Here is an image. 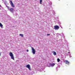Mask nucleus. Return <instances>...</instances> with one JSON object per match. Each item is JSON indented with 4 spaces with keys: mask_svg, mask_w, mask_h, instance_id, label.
<instances>
[{
    "mask_svg": "<svg viewBox=\"0 0 75 75\" xmlns=\"http://www.w3.org/2000/svg\"><path fill=\"white\" fill-rule=\"evenodd\" d=\"M9 55L11 58L13 60H14V56L13 55V54L11 52H10L9 53Z\"/></svg>",
    "mask_w": 75,
    "mask_h": 75,
    "instance_id": "nucleus-1",
    "label": "nucleus"
},
{
    "mask_svg": "<svg viewBox=\"0 0 75 75\" xmlns=\"http://www.w3.org/2000/svg\"><path fill=\"white\" fill-rule=\"evenodd\" d=\"M31 48L32 49V52L33 54H35V49L32 47H31Z\"/></svg>",
    "mask_w": 75,
    "mask_h": 75,
    "instance_id": "nucleus-2",
    "label": "nucleus"
},
{
    "mask_svg": "<svg viewBox=\"0 0 75 75\" xmlns=\"http://www.w3.org/2000/svg\"><path fill=\"white\" fill-rule=\"evenodd\" d=\"M26 67L29 69V70H31V67H30V65L29 64H27L26 66Z\"/></svg>",
    "mask_w": 75,
    "mask_h": 75,
    "instance_id": "nucleus-3",
    "label": "nucleus"
},
{
    "mask_svg": "<svg viewBox=\"0 0 75 75\" xmlns=\"http://www.w3.org/2000/svg\"><path fill=\"white\" fill-rule=\"evenodd\" d=\"M59 26L57 25H56L54 26V29L55 30H58V29H59Z\"/></svg>",
    "mask_w": 75,
    "mask_h": 75,
    "instance_id": "nucleus-4",
    "label": "nucleus"
},
{
    "mask_svg": "<svg viewBox=\"0 0 75 75\" xmlns=\"http://www.w3.org/2000/svg\"><path fill=\"white\" fill-rule=\"evenodd\" d=\"M10 4L12 6V7H14V4H13V3L12 2V1H10Z\"/></svg>",
    "mask_w": 75,
    "mask_h": 75,
    "instance_id": "nucleus-5",
    "label": "nucleus"
},
{
    "mask_svg": "<svg viewBox=\"0 0 75 75\" xmlns=\"http://www.w3.org/2000/svg\"><path fill=\"white\" fill-rule=\"evenodd\" d=\"M10 11H11V13H13V11H14V9L12 8H11L10 9Z\"/></svg>",
    "mask_w": 75,
    "mask_h": 75,
    "instance_id": "nucleus-6",
    "label": "nucleus"
},
{
    "mask_svg": "<svg viewBox=\"0 0 75 75\" xmlns=\"http://www.w3.org/2000/svg\"><path fill=\"white\" fill-rule=\"evenodd\" d=\"M65 62H66V64H69V62L68 60H65Z\"/></svg>",
    "mask_w": 75,
    "mask_h": 75,
    "instance_id": "nucleus-7",
    "label": "nucleus"
},
{
    "mask_svg": "<svg viewBox=\"0 0 75 75\" xmlns=\"http://www.w3.org/2000/svg\"><path fill=\"white\" fill-rule=\"evenodd\" d=\"M3 25L1 23H0V27L2 28H3Z\"/></svg>",
    "mask_w": 75,
    "mask_h": 75,
    "instance_id": "nucleus-8",
    "label": "nucleus"
},
{
    "mask_svg": "<svg viewBox=\"0 0 75 75\" xmlns=\"http://www.w3.org/2000/svg\"><path fill=\"white\" fill-rule=\"evenodd\" d=\"M53 54L54 55H57V54L56 53V52H53Z\"/></svg>",
    "mask_w": 75,
    "mask_h": 75,
    "instance_id": "nucleus-9",
    "label": "nucleus"
},
{
    "mask_svg": "<svg viewBox=\"0 0 75 75\" xmlns=\"http://www.w3.org/2000/svg\"><path fill=\"white\" fill-rule=\"evenodd\" d=\"M20 36H21V37H24V36H23V34H20Z\"/></svg>",
    "mask_w": 75,
    "mask_h": 75,
    "instance_id": "nucleus-10",
    "label": "nucleus"
},
{
    "mask_svg": "<svg viewBox=\"0 0 75 75\" xmlns=\"http://www.w3.org/2000/svg\"><path fill=\"white\" fill-rule=\"evenodd\" d=\"M57 62H59V61H60V59H59V58H58L57 59Z\"/></svg>",
    "mask_w": 75,
    "mask_h": 75,
    "instance_id": "nucleus-11",
    "label": "nucleus"
},
{
    "mask_svg": "<svg viewBox=\"0 0 75 75\" xmlns=\"http://www.w3.org/2000/svg\"><path fill=\"white\" fill-rule=\"evenodd\" d=\"M55 65V63H53L51 64V66L53 67V66H54Z\"/></svg>",
    "mask_w": 75,
    "mask_h": 75,
    "instance_id": "nucleus-12",
    "label": "nucleus"
},
{
    "mask_svg": "<svg viewBox=\"0 0 75 75\" xmlns=\"http://www.w3.org/2000/svg\"><path fill=\"white\" fill-rule=\"evenodd\" d=\"M42 0H40V4H42Z\"/></svg>",
    "mask_w": 75,
    "mask_h": 75,
    "instance_id": "nucleus-13",
    "label": "nucleus"
},
{
    "mask_svg": "<svg viewBox=\"0 0 75 75\" xmlns=\"http://www.w3.org/2000/svg\"><path fill=\"white\" fill-rule=\"evenodd\" d=\"M6 7H7V8H8V9H9L10 8H9V7L8 6H6Z\"/></svg>",
    "mask_w": 75,
    "mask_h": 75,
    "instance_id": "nucleus-14",
    "label": "nucleus"
},
{
    "mask_svg": "<svg viewBox=\"0 0 75 75\" xmlns=\"http://www.w3.org/2000/svg\"><path fill=\"white\" fill-rule=\"evenodd\" d=\"M47 36H48V35H50V34H47Z\"/></svg>",
    "mask_w": 75,
    "mask_h": 75,
    "instance_id": "nucleus-15",
    "label": "nucleus"
},
{
    "mask_svg": "<svg viewBox=\"0 0 75 75\" xmlns=\"http://www.w3.org/2000/svg\"><path fill=\"white\" fill-rule=\"evenodd\" d=\"M26 51H27V52H28V50H26Z\"/></svg>",
    "mask_w": 75,
    "mask_h": 75,
    "instance_id": "nucleus-16",
    "label": "nucleus"
},
{
    "mask_svg": "<svg viewBox=\"0 0 75 75\" xmlns=\"http://www.w3.org/2000/svg\"><path fill=\"white\" fill-rule=\"evenodd\" d=\"M0 7H1V6L0 5Z\"/></svg>",
    "mask_w": 75,
    "mask_h": 75,
    "instance_id": "nucleus-17",
    "label": "nucleus"
},
{
    "mask_svg": "<svg viewBox=\"0 0 75 75\" xmlns=\"http://www.w3.org/2000/svg\"><path fill=\"white\" fill-rule=\"evenodd\" d=\"M1 56V53H0V56Z\"/></svg>",
    "mask_w": 75,
    "mask_h": 75,
    "instance_id": "nucleus-18",
    "label": "nucleus"
}]
</instances>
